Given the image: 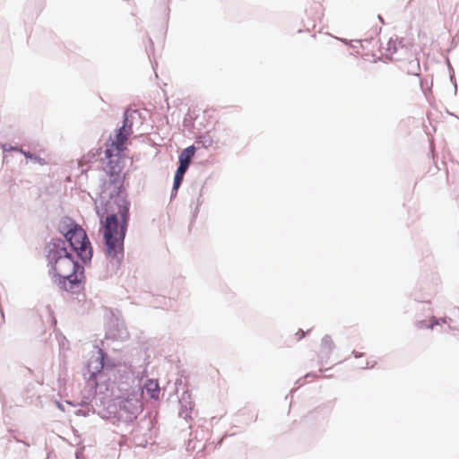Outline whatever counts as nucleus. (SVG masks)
<instances>
[{"label": "nucleus", "mask_w": 459, "mask_h": 459, "mask_svg": "<svg viewBox=\"0 0 459 459\" xmlns=\"http://www.w3.org/2000/svg\"><path fill=\"white\" fill-rule=\"evenodd\" d=\"M135 113L136 111L129 110L125 112L123 126L117 131L115 136L113 138L110 137L107 143L105 155L109 159L107 166V173L109 176V179L108 182H105L104 187L108 190L113 186L110 194L116 192L122 183L121 173L123 165L121 164L120 154L126 149V143L132 134V123L129 122V118Z\"/></svg>", "instance_id": "f03ea898"}, {"label": "nucleus", "mask_w": 459, "mask_h": 459, "mask_svg": "<svg viewBox=\"0 0 459 459\" xmlns=\"http://www.w3.org/2000/svg\"><path fill=\"white\" fill-rule=\"evenodd\" d=\"M24 155L27 156V157H30V155H29V153H25L24 152Z\"/></svg>", "instance_id": "9b49d317"}, {"label": "nucleus", "mask_w": 459, "mask_h": 459, "mask_svg": "<svg viewBox=\"0 0 459 459\" xmlns=\"http://www.w3.org/2000/svg\"><path fill=\"white\" fill-rule=\"evenodd\" d=\"M146 393L151 398L158 399L160 395V386L157 380L149 379L144 385Z\"/></svg>", "instance_id": "0eeeda50"}, {"label": "nucleus", "mask_w": 459, "mask_h": 459, "mask_svg": "<svg viewBox=\"0 0 459 459\" xmlns=\"http://www.w3.org/2000/svg\"><path fill=\"white\" fill-rule=\"evenodd\" d=\"M333 342L328 336H325L322 339L320 344V352L323 354L329 353L333 349Z\"/></svg>", "instance_id": "1a4fd4ad"}, {"label": "nucleus", "mask_w": 459, "mask_h": 459, "mask_svg": "<svg viewBox=\"0 0 459 459\" xmlns=\"http://www.w3.org/2000/svg\"><path fill=\"white\" fill-rule=\"evenodd\" d=\"M186 170H187V168H185V167H182V166H179L178 168V169L176 171L175 178H174L173 191L177 192L178 189L179 188V186H180V185L182 183L184 175H185Z\"/></svg>", "instance_id": "6e6552de"}, {"label": "nucleus", "mask_w": 459, "mask_h": 459, "mask_svg": "<svg viewBox=\"0 0 459 459\" xmlns=\"http://www.w3.org/2000/svg\"><path fill=\"white\" fill-rule=\"evenodd\" d=\"M47 250L48 259L60 288L73 293L79 291L84 279V269L67 250L65 241L54 238L48 244Z\"/></svg>", "instance_id": "f257e3e1"}, {"label": "nucleus", "mask_w": 459, "mask_h": 459, "mask_svg": "<svg viewBox=\"0 0 459 459\" xmlns=\"http://www.w3.org/2000/svg\"><path fill=\"white\" fill-rule=\"evenodd\" d=\"M98 363H99V365H100V367H99L98 370L100 371V370L102 368L103 365H102V362H101V361H99Z\"/></svg>", "instance_id": "9d476101"}, {"label": "nucleus", "mask_w": 459, "mask_h": 459, "mask_svg": "<svg viewBox=\"0 0 459 459\" xmlns=\"http://www.w3.org/2000/svg\"><path fill=\"white\" fill-rule=\"evenodd\" d=\"M447 323L448 322L446 317L437 318L435 316H431L428 319L419 321L416 325L419 329H433L435 325H446Z\"/></svg>", "instance_id": "39448f33"}, {"label": "nucleus", "mask_w": 459, "mask_h": 459, "mask_svg": "<svg viewBox=\"0 0 459 459\" xmlns=\"http://www.w3.org/2000/svg\"><path fill=\"white\" fill-rule=\"evenodd\" d=\"M195 153V148L193 145L183 150V152L179 155V166L188 169L191 160L194 157Z\"/></svg>", "instance_id": "423d86ee"}, {"label": "nucleus", "mask_w": 459, "mask_h": 459, "mask_svg": "<svg viewBox=\"0 0 459 459\" xmlns=\"http://www.w3.org/2000/svg\"><path fill=\"white\" fill-rule=\"evenodd\" d=\"M118 214L113 213L100 220L108 257L119 263L124 255V239L128 226L129 208L124 201Z\"/></svg>", "instance_id": "7ed1b4c3"}, {"label": "nucleus", "mask_w": 459, "mask_h": 459, "mask_svg": "<svg viewBox=\"0 0 459 459\" xmlns=\"http://www.w3.org/2000/svg\"><path fill=\"white\" fill-rule=\"evenodd\" d=\"M58 230L70 244L72 250L83 261L92 257V247L85 230L71 219H64L58 225Z\"/></svg>", "instance_id": "20e7f679"}]
</instances>
